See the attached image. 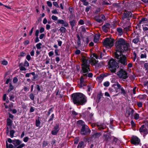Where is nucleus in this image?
Returning <instances> with one entry per match:
<instances>
[{
    "label": "nucleus",
    "instance_id": "nucleus-1",
    "mask_svg": "<svg viewBox=\"0 0 148 148\" xmlns=\"http://www.w3.org/2000/svg\"><path fill=\"white\" fill-rule=\"evenodd\" d=\"M116 52H126L129 49L130 45L123 38L119 39L115 44Z\"/></svg>",
    "mask_w": 148,
    "mask_h": 148
},
{
    "label": "nucleus",
    "instance_id": "nucleus-2",
    "mask_svg": "<svg viewBox=\"0 0 148 148\" xmlns=\"http://www.w3.org/2000/svg\"><path fill=\"white\" fill-rule=\"evenodd\" d=\"M71 96L73 103L77 105H84L87 102V97L82 93H74Z\"/></svg>",
    "mask_w": 148,
    "mask_h": 148
},
{
    "label": "nucleus",
    "instance_id": "nucleus-3",
    "mask_svg": "<svg viewBox=\"0 0 148 148\" xmlns=\"http://www.w3.org/2000/svg\"><path fill=\"white\" fill-rule=\"evenodd\" d=\"M77 124L79 127H81L80 132L82 135H87L90 134V129L84 121L82 120L78 121Z\"/></svg>",
    "mask_w": 148,
    "mask_h": 148
},
{
    "label": "nucleus",
    "instance_id": "nucleus-4",
    "mask_svg": "<svg viewBox=\"0 0 148 148\" xmlns=\"http://www.w3.org/2000/svg\"><path fill=\"white\" fill-rule=\"evenodd\" d=\"M124 52H115V58L116 60L123 65H127V58L125 56L123 55V53Z\"/></svg>",
    "mask_w": 148,
    "mask_h": 148
},
{
    "label": "nucleus",
    "instance_id": "nucleus-5",
    "mask_svg": "<svg viewBox=\"0 0 148 148\" xmlns=\"http://www.w3.org/2000/svg\"><path fill=\"white\" fill-rule=\"evenodd\" d=\"M108 65L109 70L112 73H115L116 69L119 67L118 63L113 59L109 60L108 62Z\"/></svg>",
    "mask_w": 148,
    "mask_h": 148
},
{
    "label": "nucleus",
    "instance_id": "nucleus-6",
    "mask_svg": "<svg viewBox=\"0 0 148 148\" xmlns=\"http://www.w3.org/2000/svg\"><path fill=\"white\" fill-rule=\"evenodd\" d=\"M114 85L117 87L115 88L116 92L117 93L120 90L121 92L120 93L123 94V95L125 96L126 94V92L122 85H121L118 83L114 84Z\"/></svg>",
    "mask_w": 148,
    "mask_h": 148
},
{
    "label": "nucleus",
    "instance_id": "nucleus-7",
    "mask_svg": "<svg viewBox=\"0 0 148 148\" xmlns=\"http://www.w3.org/2000/svg\"><path fill=\"white\" fill-rule=\"evenodd\" d=\"M82 63V72L83 73H86L90 71L89 65L87 64L86 60L85 59H83Z\"/></svg>",
    "mask_w": 148,
    "mask_h": 148
},
{
    "label": "nucleus",
    "instance_id": "nucleus-8",
    "mask_svg": "<svg viewBox=\"0 0 148 148\" xmlns=\"http://www.w3.org/2000/svg\"><path fill=\"white\" fill-rule=\"evenodd\" d=\"M117 75L120 78L123 79H126L128 77L127 72L121 69L117 72Z\"/></svg>",
    "mask_w": 148,
    "mask_h": 148
},
{
    "label": "nucleus",
    "instance_id": "nucleus-9",
    "mask_svg": "<svg viewBox=\"0 0 148 148\" xmlns=\"http://www.w3.org/2000/svg\"><path fill=\"white\" fill-rule=\"evenodd\" d=\"M22 141L19 139H14L13 140V144L16 148H22L25 146L23 143L21 144Z\"/></svg>",
    "mask_w": 148,
    "mask_h": 148
},
{
    "label": "nucleus",
    "instance_id": "nucleus-10",
    "mask_svg": "<svg viewBox=\"0 0 148 148\" xmlns=\"http://www.w3.org/2000/svg\"><path fill=\"white\" fill-rule=\"evenodd\" d=\"M103 45L106 47L111 48L113 45V42L111 39L106 38L103 42Z\"/></svg>",
    "mask_w": 148,
    "mask_h": 148
},
{
    "label": "nucleus",
    "instance_id": "nucleus-11",
    "mask_svg": "<svg viewBox=\"0 0 148 148\" xmlns=\"http://www.w3.org/2000/svg\"><path fill=\"white\" fill-rule=\"evenodd\" d=\"M132 15V13L130 12L125 10L122 16V18L123 19L129 18L131 17Z\"/></svg>",
    "mask_w": 148,
    "mask_h": 148
},
{
    "label": "nucleus",
    "instance_id": "nucleus-12",
    "mask_svg": "<svg viewBox=\"0 0 148 148\" xmlns=\"http://www.w3.org/2000/svg\"><path fill=\"white\" fill-rule=\"evenodd\" d=\"M131 142L132 144L135 145H137L139 144L140 140L137 137L133 136L131 139Z\"/></svg>",
    "mask_w": 148,
    "mask_h": 148
},
{
    "label": "nucleus",
    "instance_id": "nucleus-13",
    "mask_svg": "<svg viewBox=\"0 0 148 148\" xmlns=\"http://www.w3.org/2000/svg\"><path fill=\"white\" fill-rule=\"evenodd\" d=\"M59 130V126L58 125L54 127L53 130L51 131V134L53 135H56Z\"/></svg>",
    "mask_w": 148,
    "mask_h": 148
},
{
    "label": "nucleus",
    "instance_id": "nucleus-14",
    "mask_svg": "<svg viewBox=\"0 0 148 148\" xmlns=\"http://www.w3.org/2000/svg\"><path fill=\"white\" fill-rule=\"evenodd\" d=\"M148 23V19L146 18H142V19L139 21V24H143L142 26L147 25L146 24Z\"/></svg>",
    "mask_w": 148,
    "mask_h": 148
},
{
    "label": "nucleus",
    "instance_id": "nucleus-15",
    "mask_svg": "<svg viewBox=\"0 0 148 148\" xmlns=\"http://www.w3.org/2000/svg\"><path fill=\"white\" fill-rule=\"evenodd\" d=\"M145 127L144 125H142L140 128L139 131L140 132H143L145 134H147L148 133V131Z\"/></svg>",
    "mask_w": 148,
    "mask_h": 148
},
{
    "label": "nucleus",
    "instance_id": "nucleus-16",
    "mask_svg": "<svg viewBox=\"0 0 148 148\" xmlns=\"http://www.w3.org/2000/svg\"><path fill=\"white\" fill-rule=\"evenodd\" d=\"M110 25L109 23H106L102 27V29L105 32H107L108 29H109Z\"/></svg>",
    "mask_w": 148,
    "mask_h": 148
},
{
    "label": "nucleus",
    "instance_id": "nucleus-17",
    "mask_svg": "<svg viewBox=\"0 0 148 148\" xmlns=\"http://www.w3.org/2000/svg\"><path fill=\"white\" fill-rule=\"evenodd\" d=\"M77 22L75 20H73L72 21H70L69 23L71 26V28L72 29H73L74 27L76 25Z\"/></svg>",
    "mask_w": 148,
    "mask_h": 148
},
{
    "label": "nucleus",
    "instance_id": "nucleus-18",
    "mask_svg": "<svg viewBox=\"0 0 148 148\" xmlns=\"http://www.w3.org/2000/svg\"><path fill=\"white\" fill-rule=\"evenodd\" d=\"M97 126L98 127V128L100 130L101 129H104L106 127L105 125L103 123L98 124L97 125Z\"/></svg>",
    "mask_w": 148,
    "mask_h": 148
},
{
    "label": "nucleus",
    "instance_id": "nucleus-19",
    "mask_svg": "<svg viewBox=\"0 0 148 148\" xmlns=\"http://www.w3.org/2000/svg\"><path fill=\"white\" fill-rule=\"evenodd\" d=\"M10 97V100L11 101H12L13 102H14V99L15 96L13 95V93L12 92H11L10 93V94L9 95Z\"/></svg>",
    "mask_w": 148,
    "mask_h": 148
},
{
    "label": "nucleus",
    "instance_id": "nucleus-20",
    "mask_svg": "<svg viewBox=\"0 0 148 148\" xmlns=\"http://www.w3.org/2000/svg\"><path fill=\"white\" fill-rule=\"evenodd\" d=\"M14 86L12 85L11 83H9V88L7 90L8 93H10L11 91L13 90L14 88Z\"/></svg>",
    "mask_w": 148,
    "mask_h": 148
},
{
    "label": "nucleus",
    "instance_id": "nucleus-21",
    "mask_svg": "<svg viewBox=\"0 0 148 148\" xmlns=\"http://www.w3.org/2000/svg\"><path fill=\"white\" fill-rule=\"evenodd\" d=\"M84 143V142L82 141L80 142L77 146V148H82L85 147Z\"/></svg>",
    "mask_w": 148,
    "mask_h": 148
},
{
    "label": "nucleus",
    "instance_id": "nucleus-22",
    "mask_svg": "<svg viewBox=\"0 0 148 148\" xmlns=\"http://www.w3.org/2000/svg\"><path fill=\"white\" fill-rule=\"evenodd\" d=\"M100 18V16H96L94 17V18L98 22L101 23L102 22V20Z\"/></svg>",
    "mask_w": 148,
    "mask_h": 148
},
{
    "label": "nucleus",
    "instance_id": "nucleus-23",
    "mask_svg": "<svg viewBox=\"0 0 148 148\" xmlns=\"http://www.w3.org/2000/svg\"><path fill=\"white\" fill-rule=\"evenodd\" d=\"M147 97L145 95H140L138 96V98L140 100L145 99Z\"/></svg>",
    "mask_w": 148,
    "mask_h": 148
},
{
    "label": "nucleus",
    "instance_id": "nucleus-24",
    "mask_svg": "<svg viewBox=\"0 0 148 148\" xmlns=\"http://www.w3.org/2000/svg\"><path fill=\"white\" fill-rule=\"evenodd\" d=\"M12 121L10 118H8L7 119V124L9 126H11L12 125Z\"/></svg>",
    "mask_w": 148,
    "mask_h": 148
},
{
    "label": "nucleus",
    "instance_id": "nucleus-25",
    "mask_svg": "<svg viewBox=\"0 0 148 148\" xmlns=\"http://www.w3.org/2000/svg\"><path fill=\"white\" fill-rule=\"evenodd\" d=\"M116 30L119 35H121L123 34V31L121 28L118 27L116 29Z\"/></svg>",
    "mask_w": 148,
    "mask_h": 148
},
{
    "label": "nucleus",
    "instance_id": "nucleus-26",
    "mask_svg": "<svg viewBox=\"0 0 148 148\" xmlns=\"http://www.w3.org/2000/svg\"><path fill=\"white\" fill-rule=\"evenodd\" d=\"M132 42L134 44H137L140 42V40L139 38L138 37H137L136 38L132 40Z\"/></svg>",
    "mask_w": 148,
    "mask_h": 148
},
{
    "label": "nucleus",
    "instance_id": "nucleus-27",
    "mask_svg": "<svg viewBox=\"0 0 148 148\" xmlns=\"http://www.w3.org/2000/svg\"><path fill=\"white\" fill-rule=\"evenodd\" d=\"M105 137V140L107 142H108L111 139L110 136L108 135H105L104 136Z\"/></svg>",
    "mask_w": 148,
    "mask_h": 148
},
{
    "label": "nucleus",
    "instance_id": "nucleus-28",
    "mask_svg": "<svg viewBox=\"0 0 148 148\" xmlns=\"http://www.w3.org/2000/svg\"><path fill=\"white\" fill-rule=\"evenodd\" d=\"M77 38L78 39V40L77 43L78 46H80L81 45V41L80 40V38L78 35L77 36Z\"/></svg>",
    "mask_w": 148,
    "mask_h": 148
},
{
    "label": "nucleus",
    "instance_id": "nucleus-29",
    "mask_svg": "<svg viewBox=\"0 0 148 148\" xmlns=\"http://www.w3.org/2000/svg\"><path fill=\"white\" fill-rule=\"evenodd\" d=\"M83 3V4L85 6L88 5L89 4L88 0H80Z\"/></svg>",
    "mask_w": 148,
    "mask_h": 148
},
{
    "label": "nucleus",
    "instance_id": "nucleus-30",
    "mask_svg": "<svg viewBox=\"0 0 148 148\" xmlns=\"http://www.w3.org/2000/svg\"><path fill=\"white\" fill-rule=\"evenodd\" d=\"M15 133L13 130H11L10 132V136L11 138H13L14 137V134Z\"/></svg>",
    "mask_w": 148,
    "mask_h": 148
},
{
    "label": "nucleus",
    "instance_id": "nucleus-31",
    "mask_svg": "<svg viewBox=\"0 0 148 148\" xmlns=\"http://www.w3.org/2000/svg\"><path fill=\"white\" fill-rule=\"evenodd\" d=\"M101 136V134L99 133L95 134L92 135V137L95 138H98Z\"/></svg>",
    "mask_w": 148,
    "mask_h": 148
},
{
    "label": "nucleus",
    "instance_id": "nucleus-32",
    "mask_svg": "<svg viewBox=\"0 0 148 148\" xmlns=\"http://www.w3.org/2000/svg\"><path fill=\"white\" fill-rule=\"evenodd\" d=\"M98 62V60H97L95 58H93L91 60L92 64L94 65L95 64L97 63Z\"/></svg>",
    "mask_w": 148,
    "mask_h": 148
},
{
    "label": "nucleus",
    "instance_id": "nucleus-33",
    "mask_svg": "<svg viewBox=\"0 0 148 148\" xmlns=\"http://www.w3.org/2000/svg\"><path fill=\"white\" fill-rule=\"evenodd\" d=\"M60 30L61 32L64 33L66 32V29L65 27H62L60 29Z\"/></svg>",
    "mask_w": 148,
    "mask_h": 148
},
{
    "label": "nucleus",
    "instance_id": "nucleus-34",
    "mask_svg": "<svg viewBox=\"0 0 148 148\" xmlns=\"http://www.w3.org/2000/svg\"><path fill=\"white\" fill-rule=\"evenodd\" d=\"M100 8H98L95 10V11L94 12V13L95 14H98L100 12Z\"/></svg>",
    "mask_w": 148,
    "mask_h": 148
},
{
    "label": "nucleus",
    "instance_id": "nucleus-35",
    "mask_svg": "<svg viewBox=\"0 0 148 148\" xmlns=\"http://www.w3.org/2000/svg\"><path fill=\"white\" fill-rule=\"evenodd\" d=\"M6 148H13V146L12 144H10L9 145H8V144L6 141Z\"/></svg>",
    "mask_w": 148,
    "mask_h": 148
},
{
    "label": "nucleus",
    "instance_id": "nucleus-36",
    "mask_svg": "<svg viewBox=\"0 0 148 148\" xmlns=\"http://www.w3.org/2000/svg\"><path fill=\"white\" fill-rule=\"evenodd\" d=\"M99 36H98L97 37L96 36L94 37V41L95 42L97 43L99 41Z\"/></svg>",
    "mask_w": 148,
    "mask_h": 148
},
{
    "label": "nucleus",
    "instance_id": "nucleus-37",
    "mask_svg": "<svg viewBox=\"0 0 148 148\" xmlns=\"http://www.w3.org/2000/svg\"><path fill=\"white\" fill-rule=\"evenodd\" d=\"M83 76H88V77H91L92 76V74L91 73H88L87 75V73L84 74H83Z\"/></svg>",
    "mask_w": 148,
    "mask_h": 148
},
{
    "label": "nucleus",
    "instance_id": "nucleus-38",
    "mask_svg": "<svg viewBox=\"0 0 148 148\" xmlns=\"http://www.w3.org/2000/svg\"><path fill=\"white\" fill-rule=\"evenodd\" d=\"M64 21H65L63 20L59 19L58 20L57 22V23L58 24H63V23H64Z\"/></svg>",
    "mask_w": 148,
    "mask_h": 148
},
{
    "label": "nucleus",
    "instance_id": "nucleus-39",
    "mask_svg": "<svg viewBox=\"0 0 148 148\" xmlns=\"http://www.w3.org/2000/svg\"><path fill=\"white\" fill-rule=\"evenodd\" d=\"M51 18L54 21H56L58 20V18L56 16L54 15H52L51 16Z\"/></svg>",
    "mask_w": 148,
    "mask_h": 148
},
{
    "label": "nucleus",
    "instance_id": "nucleus-40",
    "mask_svg": "<svg viewBox=\"0 0 148 148\" xmlns=\"http://www.w3.org/2000/svg\"><path fill=\"white\" fill-rule=\"evenodd\" d=\"M123 27L125 29L126 31H127L129 30L130 27V26H128L127 27H126L125 25H123Z\"/></svg>",
    "mask_w": 148,
    "mask_h": 148
},
{
    "label": "nucleus",
    "instance_id": "nucleus-41",
    "mask_svg": "<svg viewBox=\"0 0 148 148\" xmlns=\"http://www.w3.org/2000/svg\"><path fill=\"white\" fill-rule=\"evenodd\" d=\"M34 49H36V47H34L33 50H32V51H31V52L30 53L31 55L32 56H33L34 55Z\"/></svg>",
    "mask_w": 148,
    "mask_h": 148
},
{
    "label": "nucleus",
    "instance_id": "nucleus-42",
    "mask_svg": "<svg viewBox=\"0 0 148 148\" xmlns=\"http://www.w3.org/2000/svg\"><path fill=\"white\" fill-rule=\"evenodd\" d=\"M24 66L26 67H28L29 66V64L27 61H25Z\"/></svg>",
    "mask_w": 148,
    "mask_h": 148
},
{
    "label": "nucleus",
    "instance_id": "nucleus-43",
    "mask_svg": "<svg viewBox=\"0 0 148 148\" xmlns=\"http://www.w3.org/2000/svg\"><path fill=\"white\" fill-rule=\"evenodd\" d=\"M110 85V83L108 81L106 82L103 83V85L105 87H108Z\"/></svg>",
    "mask_w": 148,
    "mask_h": 148
},
{
    "label": "nucleus",
    "instance_id": "nucleus-44",
    "mask_svg": "<svg viewBox=\"0 0 148 148\" xmlns=\"http://www.w3.org/2000/svg\"><path fill=\"white\" fill-rule=\"evenodd\" d=\"M1 64L5 65H6L8 64V61L5 60H4L2 61Z\"/></svg>",
    "mask_w": 148,
    "mask_h": 148
},
{
    "label": "nucleus",
    "instance_id": "nucleus-45",
    "mask_svg": "<svg viewBox=\"0 0 148 148\" xmlns=\"http://www.w3.org/2000/svg\"><path fill=\"white\" fill-rule=\"evenodd\" d=\"M137 106L139 108H141L142 106V103L141 102H138L137 103Z\"/></svg>",
    "mask_w": 148,
    "mask_h": 148
},
{
    "label": "nucleus",
    "instance_id": "nucleus-46",
    "mask_svg": "<svg viewBox=\"0 0 148 148\" xmlns=\"http://www.w3.org/2000/svg\"><path fill=\"white\" fill-rule=\"evenodd\" d=\"M62 25L63 26L66 27H67L69 26L68 23L65 21H64V23Z\"/></svg>",
    "mask_w": 148,
    "mask_h": 148
},
{
    "label": "nucleus",
    "instance_id": "nucleus-47",
    "mask_svg": "<svg viewBox=\"0 0 148 148\" xmlns=\"http://www.w3.org/2000/svg\"><path fill=\"white\" fill-rule=\"evenodd\" d=\"M104 77V75H103L101 74L99 76L97 77V78L99 79H103Z\"/></svg>",
    "mask_w": 148,
    "mask_h": 148
},
{
    "label": "nucleus",
    "instance_id": "nucleus-48",
    "mask_svg": "<svg viewBox=\"0 0 148 148\" xmlns=\"http://www.w3.org/2000/svg\"><path fill=\"white\" fill-rule=\"evenodd\" d=\"M45 31V28L43 27H40L39 30V32L40 33H42Z\"/></svg>",
    "mask_w": 148,
    "mask_h": 148
},
{
    "label": "nucleus",
    "instance_id": "nucleus-49",
    "mask_svg": "<svg viewBox=\"0 0 148 148\" xmlns=\"http://www.w3.org/2000/svg\"><path fill=\"white\" fill-rule=\"evenodd\" d=\"M139 117V114L137 113H136L134 115V119L136 120L138 119Z\"/></svg>",
    "mask_w": 148,
    "mask_h": 148
},
{
    "label": "nucleus",
    "instance_id": "nucleus-50",
    "mask_svg": "<svg viewBox=\"0 0 148 148\" xmlns=\"http://www.w3.org/2000/svg\"><path fill=\"white\" fill-rule=\"evenodd\" d=\"M99 56H100V58L101 59H102L104 58V57H103V56H104V55L103 53H102L101 52H100L99 53Z\"/></svg>",
    "mask_w": 148,
    "mask_h": 148
},
{
    "label": "nucleus",
    "instance_id": "nucleus-51",
    "mask_svg": "<svg viewBox=\"0 0 148 148\" xmlns=\"http://www.w3.org/2000/svg\"><path fill=\"white\" fill-rule=\"evenodd\" d=\"M18 81V79L16 77H14L13 82L14 83H16Z\"/></svg>",
    "mask_w": 148,
    "mask_h": 148
},
{
    "label": "nucleus",
    "instance_id": "nucleus-52",
    "mask_svg": "<svg viewBox=\"0 0 148 148\" xmlns=\"http://www.w3.org/2000/svg\"><path fill=\"white\" fill-rule=\"evenodd\" d=\"M79 141V138L78 137H77L76 138L75 140L74 141V144H77L78 143V142Z\"/></svg>",
    "mask_w": 148,
    "mask_h": 148
},
{
    "label": "nucleus",
    "instance_id": "nucleus-53",
    "mask_svg": "<svg viewBox=\"0 0 148 148\" xmlns=\"http://www.w3.org/2000/svg\"><path fill=\"white\" fill-rule=\"evenodd\" d=\"M81 31L83 32H86V29L84 26L81 27Z\"/></svg>",
    "mask_w": 148,
    "mask_h": 148
},
{
    "label": "nucleus",
    "instance_id": "nucleus-54",
    "mask_svg": "<svg viewBox=\"0 0 148 148\" xmlns=\"http://www.w3.org/2000/svg\"><path fill=\"white\" fill-rule=\"evenodd\" d=\"M100 17L101 18V19L102 20V22L103 21H104L105 20V16L103 14H101V15H100Z\"/></svg>",
    "mask_w": 148,
    "mask_h": 148
},
{
    "label": "nucleus",
    "instance_id": "nucleus-55",
    "mask_svg": "<svg viewBox=\"0 0 148 148\" xmlns=\"http://www.w3.org/2000/svg\"><path fill=\"white\" fill-rule=\"evenodd\" d=\"M29 139V138L28 137H25L24 138L23 141L25 142L26 143L28 141Z\"/></svg>",
    "mask_w": 148,
    "mask_h": 148
},
{
    "label": "nucleus",
    "instance_id": "nucleus-56",
    "mask_svg": "<svg viewBox=\"0 0 148 148\" xmlns=\"http://www.w3.org/2000/svg\"><path fill=\"white\" fill-rule=\"evenodd\" d=\"M9 110L10 111H12V112L13 114H15L17 112V110L15 109H14L13 110H12L10 108V110Z\"/></svg>",
    "mask_w": 148,
    "mask_h": 148
},
{
    "label": "nucleus",
    "instance_id": "nucleus-57",
    "mask_svg": "<svg viewBox=\"0 0 148 148\" xmlns=\"http://www.w3.org/2000/svg\"><path fill=\"white\" fill-rule=\"evenodd\" d=\"M47 3L48 6L49 7H51L52 6V3L51 2L49 1H47Z\"/></svg>",
    "mask_w": 148,
    "mask_h": 148
},
{
    "label": "nucleus",
    "instance_id": "nucleus-58",
    "mask_svg": "<svg viewBox=\"0 0 148 148\" xmlns=\"http://www.w3.org/2000/svg\"><path fill=\"white\" fill-rule=\"evenodd\" d=\"M140 57L141 58H146L147 55L145 53L144 54H141L140 55Z\"/></svg>",
    "mask_w": 148,
    "mask_h": 148
},
{
    "label": "nucleus",
    "instance_id": "nucleus-59",
    "mask_svg": "<svg viewBox=\"0 0 148 148\" xmlns=\"http://www.w3.org/2000/svg\"><path fill=\"white\" fill-rule=\"evenodd\" d=\"M9 117L10 118H11L12 119H13L14 117V116L10 112H9L8 113Z\"/></svg>",
    "mask_w": 148,
    "mask_h": 148
},
{
    "label": "nucleus",
    "instance_id": "nucleus-60",
    "mask_svg": "<svg viewBox=\"0 0 148 148\" xmlns=\"http://www.w3.org/2000/svg\"><path fill=\"white\" fill-rule=\"evenodd\" d=\"M144 66L147 70H148V63H145L144 64Z\"/></svg>",
    "mask_w": 148,
    "mask_h": 148
},
{
    "label": "nucleus",
    "instance_id": "nucleus-61",
    "mask_svg": "<svg viewBox=\"0 0 148 148\" xmlns=\"http://www.w3.org/2000/svg\"><path fill=\"white\" fill-rule=\"evenodd\" d=\"M78 23L81 25H83L84 24V22L83 20L80 19L78 22Z\"/></svg>",
    "mask_w": 148,
    "mask_h": 148
},
{
    "label": "nucleus",
    "instance_id": "nucleus-62",
    "mask_svg": "<svg viewBox=\"0 0 148 148\" xmlns=\"http://www.w3.org/2000/svg\"><path fill=\"white\" fill-rule=\"evenodd\" d=\"M45 34H42L40 35L39 36V38L40 39H42L45 36Z\"/></svg>",
    "mask_w": 148,
    "mask_h": 148
},
{
    "label": "nucleus",
    "instance_id": "nucleus-63",
    "mask_svg": "<svg viewBox=\"0 0 148 148\" xmlns=\"http://www.w3.org/2000/svg\"><path fill=\"white\" fill-rule=\"evenodd\" d=\"M7 141L10 143H12L13 144V140H12L10 138H8L7 139Z\"/></svg>",
    "mask_w": 148,
    "mask_h": 148
},
{
    "label": "nucleus",
    "instance_id": "nucleus-64",
    "mask_svg": "<svg viewBox=\"0 0 148 148\" xmlns=\"http://www.w3.org/2000/svg\"><path fill=\"white\" fill-rule=\"evenodd\" d=\"M26 55L25 53L23 51H22L20 53V56L21 57H23L25 56Z\"/></svg>",
    "mask_w": 148,
    "mask_h": 148
}]
</instances>
